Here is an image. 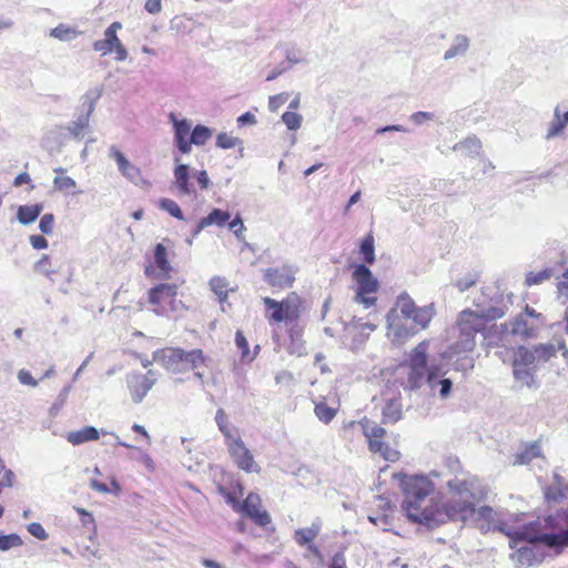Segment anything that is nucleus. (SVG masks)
<instances>
[{
    "label": "nucleus",
    "mask_w": 568,
    "mask_h": 568,
    "mask_svg": "<svg viewBox=\"0 0 568 568\" xmlns=\"http://www.w3.org/2000/svg\"><path fill=\"white\" fill-rule=\"evenodd\" d=\"M435 471L429 475L404 476L403 510L414 523L435 528L453 521H467L475 513V504L483 496L479 479L468 474L444 478Z\"/></svg>",
    "instance_id": "f257e3e1"
},
{
    "label": "nucleus",
    "mask_w": 568,
    "mask_h": 568,
    "mask_svg": "<svg viewBox=\"0 0 568 568\" xmlns=\"http://www.w3.org/2000/svg\"><path fill=\"white\" fill-rule=\"evenodd\" d=\"M513 304L511 294H505L497 286H486L475 301L476 311L464 310L457 318L458 337L452 345V355L470 353L476 346V335L481 333L488 321L503 317Z\"/></svg>",
    "instance_id": "f03ea898"
},
{
    "label": "nucleus",
    "mask_w": 568,
    "mask_h": 568,
    "mask_svg": "<svg viewBox=\"0 0 568 568\" xmlns=\"http://www.w3.org/2000/svg\"><path fill=\"white\" fill-rule=\"evenodd\" d=\"M509 537V547L516 549L510 555L515 568H528L541 560V554L538 551L537 542H547L541 538L545 534L532 531L529 527L521 529L499 528Z\"/></svg>",
    "instance_id": "7ed1b4c3"
},
{
    "label": "nucleus",
    "mask_w": 568,
    "mask_h": 568,
    "mask_svg": "<svg viewBox=\"0 0 568 568\" xmlns=\"http://www.w3.org/2000/svg\"><path fill=\"white\" fill-rule=\"evenodd\" d=\"M429 342H420L410 353L406 364L400 365L396 372L397 382L404 389L419 390L424 386L427 373V352Z\"/></svg>",
    "instance_id": "20e7f679"
},
{
    "label": "nucleus",
    "mask_w": 568,
    "mask_h": 568,
    "mask_svg": "<svg viewBox=\"0 0 568 568\" xmlns=\"http://www.w3.org/2000/svg\"><path fill=\"white\" fill-rule=\"evenodd\" d=\"M395 305L396 310H399L400 316L406 317L412 327L416 329V334L426 329L436 314L434 304L417 306L406 292L396 297Z\"/></svg>",
    "instance_id": "39448f33"
},
{
    "label": "nucleus",
    "mask_w": 568,
    "mask_h": 568,
    "mask_svg": "<svg viewBox=\"0 0 568 568\" xmlns=\"http://www.w3.org/2000/svg\"><path fill=\"white\" fill-rule=\"evenodd\" d=\"M263 303L267 310L266 318L270 323H291L301 315L302 300L295 293L288 294L281 302L271 297H263Z\"/></svg>",
    "instance_id": "423d86ee"
},
{
    "label": "nucleus",
    "mask_w": 568,
    "mask_h": 568,
    "mask_svg": "<svg viewBox=\"0 0 568 568\" xmlns=\"http://www.w3.org/2000/svg\"><path fill=\"white\" fill-rule=\"evenodd\" d=\"M353 280L355 282V296L354 301L364 306V308L373 307L376 304L377 297L375 296L378 290V281L363 264L354 267Z\"/></svg>",
    "instance_id": "0eeeda50"
},
{
    "label": "nucleus",
    "mask_w": 568,
    "mask_h": 568,
    "mask_svg": "<svg viewBox=\"0 0 568 568\" xmlns=\"http://www.w3.org/2000/svg\"><path fill=\"white\" fill-rule=\"evenodd\" d=\"M149 303L153 305V312L160 316L178 313L182 308V302L176 298L178 286L175 284H159L148 292Z\"/></svg>",
    "instance_id": "6e6552de"
},
{
    "label": "nucleus",
    "mask_w": 568,
    "mask_h": 568,
    "mask_svg": "<svg viewBox=\"0 0 568 568\" xmlns=\"http://www.w3.org/2000/svg\"><path fill=\"white\" fill-rule=\"evenodd\" d=\"M364 436L368 442V448L372 453H378L387 462H396L399 458V453L390 447L383 440L386 430L377 423L364 418L359 422Z\"/></svg>",
    "instance_id": "1a4fd4ad"
},
{
    "label": "nucleus",
    "mask_w": 568,
    "mask_h": 568,
    "mask_svg": "<svg viewBox=\"0 0 568 568\" xmlns=\"http://www.w3.org/2000/svg\"><path fill=\"white\" fill-rule=\"evenodd\" d=\"M387 336L393 344H404L416 335V329L412 327L406 317H402L399 310L394 304L386 315Z\"/></svg>",
    "instance_id": "9d476101"
},
{
    "label": "nucleus",
    "mask_w": 568,
    "mask_h": 568,
    "mask_svg": "<svg viewBox=\"0 0 568 568\" xmlns=\"http://www.w3.org/2000/svg\"><path fill=\"white\" fill-rule=\"evenodd\" d=\"M453 382L444 377L436 367H428L423 390L440 399H447L452 394Z\"/></svg>",
    "instance_id": "9b49d317"
},
{
    "label": "nucleus",
    "mask_w": 568,
    "mask_h": 568,
    "mask_svg": "<svg viewBox=\"0 0 568 568\" xmlns=\"http://www.w3.org/2000/svg\"><path fill=\"white\" fill-rule=\"evenodd\" d=\"M537 327V323L529 321L524 315H518L513 322L501 324L500 326L496 327V329L501 332L503 336L500 341L505 345L509 342L508 335L529 338L535 335Z\"/></svg>",
    "instance_id": "f8f14e48"
},
{
    "label": "nucleus",
    "mask_w": 568,
    "mask_h": 568,
    "mask_svg": "<svg viewBox=\"0 0 568 568\" xmlns=\"http://www.w3.org/2000/svg\"><path fill=\"white\" fill-rule=\"evenodd\" d=\"M109 156L113 159L118 165L119 172L135 185H145L148 182L143 179L141 170L135 166L116 146L109 149Z\"/></svg>",
    "instance_id": "ddd939ff"
},
{
    "label": "nucleus",
    "mask_w": 568,
    "mask_h": 568,
    "mask_svg": "<svg viewBox=\"0 0 568 568\" xmlns=\"http://www.w3.org/2000/svg\"><path fill=\"white\" fill-rule=\"evenodd\" d=\"M101 92L98 90H91L82 98L83 99V108H85V113H82L78 116L75 121L70 123L67 130L75 138L79 139L82 134V131L88 128L89 119L91 113L95 108V103L99 100Z\"/></svg>",
    "instance_id": "4468645a"
},
{
    "label": "nucleus",
    "mask_w": 568,
    "mask_h": 568,
    "mask_svg": "<svg viewBox=\"0 0 568 568\" xmlns=\"http://www.w3.org/2000/svg\"><path fill=\"white\" fill-rule=\"evenodd\" d=\"M169 120L173 125L174 144L183 154L190 153V135L192 133V122L187 119H179L174 113L169 114Z\"/></svg>",
    "instance_id": "2eb2a0df"
},
{
    "label": "nucleus",
    "mask_w": 568,
    "mask_h": 568,
    "mask_svg": "<svg viewBox=\"0 0 568 568\" xmlns=\"http://www.w3.org/2000/svg\"><path fill=\"white\" fill-rule=\"evenodd\" d=\"M227 448L239 468L247 473L258 471V466L241 438L233 440Z\"/></svg>",
    "instance_id": "dca6fc26"
},
{
    "label": "nucleus",
    "mask_w": 568,
    "mask_h": 568,
    "mask_svg": "<svg viewBox=\"0 0 568 568\" xmlns=\"http://www.w3.org/2000/svg\"><path fill=\"white\" fill-rule=\"evenodd\" d=\"M126 384L134 403H141L155 384V378L141 373H131L126 377Z\"/></svg>",
    "instance_id": "f3484780"
},
{
    "label": "nucleus",
    "mask_w": 568,
    "mask_h": 568,
    "mask_svg": "<svg viewBox=\"0 0 568 568\" xmlns=\"http://www.w3.org/2000/svg\"><path fill=\"white\" fill-rule=\"evenodd\" d=\"M240 511H243L258 526H266L270 521V515L261 509V498L257 494L251 493L240 507Z\"/></svg>",
    "instance_id": "a211bd4d"
},
{
    "label": "nucleus",
    "mask_w": 568,
    "mask_h": 568,
    "mask_svg": "<svg viewBox=\"0 0 568 568\" xmlns=\"http://www.w3.org/2000/svg\"><path fill=\"white\" fill-rule=\"evenodd\" d=\"M181 348L165 347L153 353V361L173 374L181 373Z\"/></svg>",
    "instance_id": "6ab92c4d"
},
{
    "label": "nucleus",
    "mask_w": 568,
    "mask_h": 568,
    "mask_svg": "<svg viewBox=\"0 0 568 568\" xmlns=\"http://www.w3.org/2000/svg\"><path fill=\"white\" fill-rule=\"evenodd\" d=\"M175 168L173 170L172 187L176 189L180 195H190L194 191L192 189L191 169L187 164L181 163L179 156H174Z\"/></svg>",
    "instance_id": "aec40b11"
},
{
    "label": "nucleus",
    "mask_w": 568,
    "mask_h": 568,
    "mask_svg": "<svg viewBox=\"0 0 568 568\" xmlns=\"http://www.w3.org/2000/svg\"><path fill=\"white\" fill-rule=\"evenodd\" d=\"M295 271L290 265L282 267H271L265 270L264 280L274 287H291L295 280Z\"/></svg>",
    "instance_id": "412c9836"
},
{
    "label": "nucleus",
    "mask_w": 568,
    "mask_h": 568,
    "mask_svg": "<svg viewBox=\"0 0 568 568\" xmlns=\"http://www.w3.org/2000/svg\"><path fill=\"white\" fill-rule=\"evenodd\" d=\"M470 38L464 33L453 36L449 47L443 53V60L449 62L455 59L465 58L470 49Z\"/></svg>",
    "instance_id": "4be33fe9"
},
{
    "label": "nucleus",
    "mask_w": 568,
    "mask_h": 568,
    "mask_svg": "<svg viewBox=\"0 0 568 568\" xmlns=\"http://www.w3.org/2000/svg\"><path fill=\"white\" fill-rule=\"evenodd\" d=\"M537 362L544 363L554 357L557 352L561 351L562 356L568 359V349L561 339H556L546 344H538L534 347Z\"/></svg>",
    "instance_id": "5701e85b"
},
{
    "label": "nucleus",
    "mask_w": 568,
    "mask_h": 568,
    "mask_svg": "<svg viewBox=\"0 0 568 568\" xmlns=\"http://www.w3.org/2000/svg\"><path fill=\"white\" fill-rule=\"evenodd\" d=\"M100 432L93 426H84L81 429L69 432L67 440L73 446H79L88 442L98 440Z\"/></svg>",
    "instance_id": "b1692460"
},
{
    "label": "nucleus",
    "mask_w": 568,
    "mask_h": 568,
    "mask_svg": "<svg viewBox=\"0 0 568 568\" xmlns=\"http://www.w3.org/2000/svg\"><path fill=\"white\" fill-rule=\"evenodd\" d=\"M181 373L196 371L205 363V357L201 349L187 352L181 348Z\"/></svg>",
    "instance_id": "393cba45"
},
{
    "label": "nucleus",
    "mask_w": 568,
    "mask_h": 568,
    "mask_svg": "<svg viewBox=\"0 0 568 568\" xmlns=\"http://www.w3.org/2000/svg\"><path fill=\"white\" fill-rule=\"evenodd\" d=\"M403 416V405L400 398L394 397L386 402L383 408V422L395 424Z\"/></svg>",
    "instance_id": "a878e982"
},
{
    "label": "nucleus",
    "mask_w": 568,
    "mask_h": 568,
    "mask_svg": "<svg viewBox=\"0 0 568 568\" xmlns=\"http://www.w3.org/2000/svg\"><path fill=\"white\" fill-rule=\"evenodd\" d=\"M322 524L320 520H315L310 527L297 529L294 534V540L300 546L312 544V541L320 534Z\"/></svg>",
    "instance_id": "bb28decb"
},
{
    "label": "nucleus",
    "mask_w": 568,
    "mask_h": 568,
    "mask_svg": "<svg viewBox=\"0 0 568 568\" xmlns=\"http://www.w3.org/2000/svg\"><path fill=\"white\" fill-rule=\"evenodd\" d=\"M42 210V204L21 205L18 207L17 219L21 224L28 225L39 217Z\"/></svg>",
    "instance_id": "cd10ccee"
},
{
    "label": "nucleus",
    "mask_w": 568,
    "mask_h": 568,
    "mask_svg": "<svg viewBox=\"0 0 568 568\" xmlns=\"http://www.w3.org/2000/svg\"><path fill=\"white\" fill-rule=\"evenodd\" d=\"M154 262L160 272V277H166L172 270L168 260V250L163 243L156 244L154 247Z\"/></svg>",
    "instance_id": "c85d7f7f"
},
{
    "label": "nucleus",
    "mask_w": 568,
    "mask_h": 568,
    "mask_svg": "<svg viewBox=\"0 0 568 568\" xmlns=\"http://www.w3.org/2000/svg\"><path fill=\"white\" fill-rule=\"evenodd\" d=\"M566 124H568V111L561 113L559 106H556L554 111V119L549 125L546 138L552 139L559 135L565 129Z\"/></svg>",
    "instance_id": "c756f323"
},
{
    "label": "nucleus",
    "mask_w": 568,
    "mask_h": 568,
    "mask_svg": "<svg viewBox=\"0 0 568 568\" xmlns=\"http://www.w3.org/2000/svg\"><path fill=\"white\" fill-rule=\"evenodd\" d=\"M212 130L205 125L197 124L190 135V150L192 149V144L196 146L204 145L212 138Z\"/></svg>",
    "instance_id": "7c9ffc66"
},
{
    "label": "nucleus",
    "mask_w": 568,
    "mask_h": 568,
    "mask_svg": "<svg viewBox=\"0 0 568 568\" xmlns=\"http://www.w3.org/2000/svg\"><path fill=\"white\" fill-rule=\"evenodd\" d=\"M79 34L77 29L63 23L50 30V37L64 42L74 40Z\"/></svg>",
    "instance_id": "2f4dec72"
},
{
    "label": "nucleus",
    "mask_w": 568,
    "mask_h": 568,
    "mask_svg": "<svg viewBox=\"0 0 568 568\" xmlns=\"http://www.w3.org/2000/svg\"><path fill=\"white\" fill-rule=\"evenodd\" d=\"M514 377L523 386H535V377L531 367L523 366L514 363Z\"/></svg>",
    "instance_id": "473e14b6"
},
{
    "label": "nucleus",
    "mask_w": 568,
    "mask_h": 568,
    "mask_svg": "<svg viewBox=\"0 0 568 568\" xmlns=\"http://www.w3.org/2000/svg\"><path fill=\"white\" fill-rule=\"evenodd\" d=\"M541 456V448L538 443H534L526 447L524 452L518 454L515 459V464L518 465H527L529 464L534 458Z\"/></svg>",
    "instance_id": "72a5a7b5"
},
{
    "label": "nucleus",
    "mask_w": 568,
    "mask_h": 568,
    "mask_svg": "<svg viewBox=\"0 0 568 568\" xmlns=\"http://www.w3.org/2000/svg\"><path fill=\"white\" fill-rule=\"evenodd\" d=\"M481 149V142L476 136H469L463 142L457 143L454 146V150L456 151H463L469 155L478 154Z\"/></svg>",
    "instance_id": "f704fd0d"
},
{
    "label": "nucleus",
    "mask_w": 568,
    "mask_h": 568,
    "mask_svg": "<svg viewBox=\"0 0 568 568\" xmlns=\"http://www.w3.org/2000/svg\"><path fill=\"white\" fill-rule=\"evenodd\" d=\"M514 363L527 367H532L539 362H537V356L534 348H520Z\"/></svg>",
    "instance_id": "c9c22d12"
},
{
    "label": "nucleus",
    "mask_w": 568,
    "mask_h": 568,
    "mask_svg": "<svg viewBox=\"0 0 568 568\" xmlns=\"http://www.w3.org/2000/svg\"><path fill=\"white\" fill-rule=\"evenodd\" d=\"M159 206L161 210L165 211L171 216H173L178 220H181V221L184 220L182 210L180 209L179 204L174 200L166 199V197L160 199Z\"/></svg>",
    "instance_id": "e433bc0d"
},
{
    "label": "nucleus",
    "mask_w": 568,
    "mask_h": 568,
    "mask_svg": "<svg viewBox=\"0 0 568 568\" xmlns=\"http://www.w3.org/2000/svg\"><path fill=\"white\" fill-rule=\"evenodd\" d=\"M53 187L55 191L68 193V192L73 191L77 187V182L71 176L57 175L53 179Z\"/></svg>",
    "instance_id": "4c0bfd02"
},
{
    "label": "nucleus",
    "mask_w": 568,
    "mask_h": 568,
    "mask_svg": "<svg viewBox=\"0 0 568 568\" xmlns=\"http://www.w3.org/2000/svg\"><path fill=\"white\" fill-rule=\"evenodd\" d=\"M231 217V214L227 211H222L220 209L212 210L207 216H205V222L210 225L223 226Z\"/></svg>",
    "instance_id": "58836bf2"
},
{
    "label": "nucleus",
    "mask_w": 568,
    "mask_h": 568,
    "mask_svg": "<svg viewBox=\"0 0 568 568\" xmlns=\"http://www.w3.org/2000/svg\"><path fill=\"white\" fill-rule=\"evenodd\" d=\"M314 412L316 417L325 424L329 423L336 415V409L327 406L324 402L316 403Z\"/></svg>",
    "instance_id": "ea45409f"
},
{
    "label": "nucleus",
    "mask_w": 568,
    "mask_h": 568,
    "mask_svg": "<svg viewBox=\"0 0 568 568\" xmlns=\"http://www.w3.org/2000/svg\"><path fill=\"white\" fill-rule=\"evenodd\" d=\"M211 290L219 296L220 301L223 302L227 297L229 283L224 277H213L210 281Z\"/></svg>",
    "instance_id": "a19ab883"
},
{
    "label": "nucleus",
    "mask_w": 568,
    "mask_h": 568,
    "mask_svg": "<svg viewBox=\"0 0 568 568\" xmlns=\"http://www.w3.org/2000/svg\"><path fill=\"white\" fill-rule=\"evenodd\" d=\"M361 253L364 256V261L368 264H373L375 261L374 253V239L372 235H367L361 243Z\"/></svg>",
    "instance_id": "79ce46f5"
},
{
    "label": "nucleus",
    "mask_w": 568,
    "mask_h": 568,
    "mask_svg": "<svg viewBox=\"0 0 568 568\" xmlns=\"http://www.w3.org/2000/svg\"><path fill=\"white\" fill-rule=\"evenodd\" d=\"M122 28V24L120 22H113L104 31V39L106 40V43L109 47H111V50H113L114 47L122 43L120 39L116 36V32Z\"/></svg>",
    "instance_id": "37998d69"
},
{
    "label": "nucleus",
    "mask_w": 568,
    "mask_h": 568,
    "mask_svg": "<svg viewBox=\"0 0 568 568\" xmlns=\"http://www.w3.org/2000/svg\"><path fill=\"white\" fill-rule=\"evenodd\" d=\"M22 545V539L17 534H0V550L7 551Z\"/></svg>",
    "instance_id": "c03bdc74"
},
{
    "label": "nucleus",
    "mask_w": 568,
    "mask_h": 568,
    "mask_svg": "<svg viewBox=\"0 0 568 568\" xmlns=\"http://www.w3.org/2000/svg\"><path fill=\"white\" fill-rule=\"evenodd\" d=\"M90 487L101 494L114 493L118 495L121 490L119 483L114 478L111 479V488L97 479L90 480Z\"/></svg>",
    "instance_id": "a18cd8bd"
},
{
    "label": "nucleus",
    "mask_w": 568,
    "mask_h": 568,
    "mask_svg": "<svg viewBox=\"0 0 568 568\" xmlns=\"http://www.w3.org/2000/svg\"><path fill=\"white\" fill-rule=\"evenodd\" d=\"M241 144H242L241 139L230 135L225 132H222L216 136V146L224 149V150L232 149V148H235L236 145H241Z\"/></svg>",
    "instance_id": "49530a36"
},
{
    "label": "nucleus",
    "mask_w": 568,
    "mask_h": 568,
    "mask_svg": "<svg viewBox=\"0 0 568 568\" xmlns=\"http://www.w3.org/2000/svg\"><path fill=\"white\" fill-rule=\"evenodd\" d=\"M541 538L549 547L566 546L568 545V530L555 535H544Z\"/></svg>",
    "instance_id": "de8ad7c7"
},
{
    "label": "nucleus",
    "mask_w": 568,
    "mask_h": 568,
    "mask_svg": "<svg viewBox=\"0 0 568 568\" xmlns=\"http://www.w3.org/2000/svg\"><path fill=\"white\" fill-rule=\"evenodd\" d=\"M235 344H236L237 348L241 351L243 359H248V361L254 359L255 354L250 355L248 343L241 331H237L235 334Z\"/></svg>",
    "instance_id": "09e8293b"
},
{
    "label": "nucleus",
    "mask_w": 568,
    "mask_h": 568,
    "mask_svg": "<svg viewBox=\"0 0 568 568\" xmlns=\"http://www.w3.org/2000/svg\"><path fill=\"white\" fill-rule=\"evenodd\" d=\"M282 121L285 123L288 130H297L302 125L303 118L296 112H285L282 115Z\"/></svg>",
    "instance_id": "8fccbe9b"
},
{
    "label": "nucleus",
    "mask_w": 568,
    "mask_h": 568,
    "mask_svg": "<svg viewBox=\"0 0 568 568\" xmlns=\"http://www.w3.org/2000/svg\"><path fill=\"white\" fill-rule=\"evenodd\" d=\"M54 227V216L52 213H47L41 216L39 222V230L47 235L52 234Z\"/></svg>",
    "instance_id": "3c124183"
},
{
    "label": "nucleus",
    "mask_w": 568,
    "mask_h": 568,
    "mask_svg": "<svg viewBox=\"0 0 568 568\" xmlns=\"http://www.w3.org/2000/svg\"><path fill=\"white\" fill-rule=\"evenodd\" d=\"M219 429L224 435L226 445H230L233 440L241 438L237 433V429L230 423H226L223 427Z\"/></svg>",
    "instance_id": "603ef678"
},
{
    "label": "nucleus",
    "mask_w": 568,
    "mask_h": 568,
    "mask_svg": "<svg viewBox=\"0 0 568 568\" xmlns=\"http://www.w3.org/2000/svg\"><path fill=\"white\" fill-rule=\"evenodd\" d=\"M288 99V94L283 92L273 97H270L268 109L272 112H276L281 105H283Z\"/></svg>",
    "instance_id": "864d4df0"
},
{
    "label": "nucleus",
    "mask_w": 568,
    "mask_h": 568,
    "mask_svg": "<svg viewBox=\"0 0 568 568\" xmlns=\"http://www.w3.org/2000/svg\"><path fill=\"white\" fill-rule=\"evenodd\" d=\"M434 116L435 115L432 112L418 111V112L413 113L409 116V120L415 125H423L425 122L434 120Z\"/></svg>",
    "instance_id": "5fc2aeb1"
},
{
    "label": "nucleus",
    "mask_w": 568,
    "mask_h": 568,
    "mask_svg": "<svg viewBox=\"0 0 568 568\" xmlns=\"http://www.w3.org/2000/svg\"><path fill=\"white\" fill-rule=\"evenodd\" d=\"M229 227L234 232L239 240H243V233L245 232L246 227L240 215H236L234 220L230 222Z\"/></svg>",
    "instance_id": "6e6d98bb"
},
{
    "label": "nucleus",
    "mask_w": 568,
    "mask_h": 568,
    "mask_svg": "<svg viewBox=\"0 0 568 568\" xmlns=\"http://www.w3.org/2000/svg\"><path fill=\"white\" fill-rule=\"evenodd\" d=\"M551 271L550 270H545L542 272H538L536 274L534 273H530L527 278H526V282L528 285H534V284H539L541 283L544 280H547V278H550L551 276Z\"/></svg>",
    "instance_id": "4d7b16f0"
},
{
    "label": "nucleus",
    "mask_w": 568,
    "mask_h": 568,
    "mask_svg": "<svg viewBox=\"0 0 568 568\" xmlns=\"http://www.w3.org/2000/svg\"><path fill=\"white\" fill-rule=\"evenodd\" d=\"M479 486H480V488H483V486L480 484H479ZM481 490H484V489H481ZM484 494H485V491H483V496L476 503H478L484 497ZM477 504H475V506ZM476 513H478L480 518L486 519L489 523H493L495 520L494 519L495 511H494V509L491 507L484 506V507H480L478 510L475 508L474 515Z\"/></svg>",
    "instance_id": "13d9d810"
},
{
    "label": "nucleus",
    "mask_w": 568,
    "mask_h": 568,
    "mask_svg": "<svg viewBox=\"0 0 568 568\" xmlns=\"http://www.w3.org/2000/svg\"><path fill=\"white\" fill-rule=\"evenodd\" d=\"M285 55H286V62H287V65H285V68H287V69H290L294 64H297V63H301L304 61L303 54L298 50H294V49L286 50Z\"/></svg>",
    "instance_id": "bf43d9fd"
},
{
    "label": "nucleus",
    "mask_w": 568,
    "mask_h": 568,
    "mask_svg": "<svg viewBox=\"0 0 568 568\" xmlns=\"http://www.w3.org/2000/svg\"><path fill=\"white\" fill-rule=\"evenodd\" d=\"M28 531L36 538H38L39 540H47L48 539V534L47 531L44 530V528L42 527L41 524L39 523H31L29 526H28Z\"/></svg>",
    "instance_id": "052dcab7"
},
{
    "label": "nucleus",
    "mask_w": 568,
    "mask_h": 568,
    "mask_svg": "<svg viewBox=\"0 0 568 568\" xmlns=\"http://www.w3.org/2000/svg\"><path fill=\"white\" fill-rule=\"evenodd\" d=\"M18 379H19V382H20L21 384H23V385H29V386H32V387H37V386H38V384H39V383H38V381H37V379H34V378L32 377V375L30 374V372H29V371H27V369H20V371L18 372Z\"/></svg>",
    "instance_id": "680f3d73"
},
{
    "label": "nucleus",
    "mask_w": 568,
    "mask_h": 568,
    "mask_svg": "<svg viewBox=\"0 0 568 568\" xmlns=\"http://www.w3.org/2000/svg\"><path fill=\"white\" fill-rule=\"evenodd\" d=\"M50 267L51 263L48 255H43L36 264L37 271L42 274H45L47 276H49L52 273Z\"/></svg>",
    "instance_id": "e2e57ef3"
},
{
    "label": "nucleus",
    "mask_w": 568,
    "mask_h": 568,
    "mask_svg": "<svg viewBox=\"0 0 568 568\" xmlns=\"http://www.w3.org/2000/svg\"><path fill=\"white\" fill-rule=\"evenodd\" d=\"M193 178L197 181V183L200 184L201 189L203 190H206L209 189L210 186V178L207 175V172L202 170V171H193Z\"/></svg>",
    "instance_id": "0e129e2a"
},
{
    "label": "nucleus",
    "mask_w": 568,
    "mask_h": 568,
    "mask_svg": "<svg viewBox=\"0 0 568 568\" xmlns=\"http://www.w3.org/2000/svg\"><path fill=\"white\" fill-rule=\"evenodd\" d=\"M293 374L287 371H282L275 376V382L277 385L290 386L291 384H293Z\"/></svg>",
    "instance_id": "69168bd1"
},
{
    "label": "nucleus",
    "mask_w": 568,
    "mask_h": 568,
    "mask_svg": "<svg viewBox=\"0 0 568 568\" xmlns=\"http://www.w3.org/2000/svg\"><path fill=\"white\" fill-rule=\"evenodd\" d=\"M29 242L34 250H44L48 247V241L42 235H31Z\"/></svg>",
    "instance_id": "338daca9"
},
{
    "label": "nucleus",
    "mask_w": 568,
    "mask_h": 568,
    "mask_svg": "<svg viewBox=\"0 0 568 568\" xmlns=\"http://www.w3.org/2000/svg\"><path fill=\"white\" fill-rule=\"evenodd\" d=\"M329 568H346V559L343 552H336L333 556Z\"/></svg>",
    "instance_id": "774afa93"
}]
</instances>
